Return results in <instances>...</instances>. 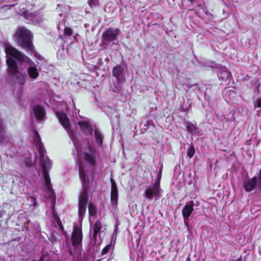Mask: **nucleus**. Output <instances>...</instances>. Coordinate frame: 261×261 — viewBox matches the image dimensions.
<instances>
[{
    "mask_svg": "<svg viewBox=\"0 0 261 261\" xmlns=\"http://www.w3.org/2000/svg\"><path fill=\"white\" fill-rule=\"evenodd\" d=\"M82 132L86 135H91L93 128V125L88 120L80 121L79 123Z\"/></svg>",
    "mask_w": 261,
    "mask_h": 261,
    "instance_id": "nucleus-14",
    "label": "nucleus"
},
{
    "mask_svg": "<svg viewBox=\"0 0 261 261\" xmlns=\"http://www.w3.org/2000/svg\"><path fill=\"white\" fill-rule=\"evenodd\" d=\"M96 261H100V259H98Z\"/></svg>",
    "mask_w": 261,
    "mask_h": 261,
    "instance_id": "nucleus-33",
    "label": "nucleus"
},
{
    "mask_svg": "<svg viewBox=\"0 0 261 261\" xmlns=\"http://www.w3.org/2000/svg\"><path fill=\"white\" fill-rule=\"evenodd\" d=\"M259 84H258V85H257L256 87V90L258 91V89H259Z\"/></svg>",
    "mask_w": 261,
    "mask_h": 261,
    "instance_id": "nucleus-30",
    "label": "nucleus"
},
{
    "mask_svg": "<svg viewBox=\"0 0 261 261\" xmlns=\"http://www.w3.org/2000/svg\"><path fill=\"white\" fill-rule=\"evenodd\" d=\"M102 228L101 224L100 221H96L93 226L94 237L96 238L98 233H99Z\"/></svg>",
    "mask_w": 261,
    "mask_h": 261,
    "instance_id": "nucleus-21",
    "label": "nucleus"
},
{
    "mask_svg": "<svg viewBox=\"0 0 261 261\" xmlns=\"http://www.w3.org/2000/svg\"><path fill=\"white\" fill-rule=\"evenodd\" d=\"M88 210L89 215L92 216H95L97 214L96 208L94 204L90 203L88 205Z\"/></svg>",
    "mask_w": 261,
    "mask_h": 261,
    "instance_id": "nucleus-22",
    "label": "nucleus"
},
{
    "mask_svg": "<svg viewBox=\"0 0 261 261\" xmlns=\"http://www.w3.org/2000/svg\"><path fill=\"white\" fill-rule=\"evenodd\" d=\"M260 99H261V98H260Z\"/></svg>",
    "mask_w": 261,
    "mask_h": 261,
    "instance_id": "nucleus-35",
    "label": "nucleus"
},
{
    "mask_svg": "<svg viewBox=\"0 0 261 261\" xmlns=\"http://www.w3.org/2000/svg\"><path fill=\"white\" fill-rule=\"evenodd\" d=\"M113 75L119 83H122L125 80L124 69L120 65H117L113 67Z\"/></svg>",
    "mask_w": 261,
    "mask_h": 261,
    "instance_id": "nucleus-12",
    "label": "nucleus"
},
{
    "mask_svg": "<svg viewBox=\"0 0 261 261\" xmlns=\"http://www.w3.org/2000/svg\"><path fill=\"white\" fill-rule=\"evenodd\" d=\"M260 129H261V125L260 126Z\"/></svg>",
    "mask_w": 261,
    "mask_h": 261,
    "instance_id": "nucleus-34",
    "label": "nucleus"
},
{
    "mask_svg": "<svg viewBox=\"0 0 261 261\" xmlns=\"http://www.w3.org/2000/svg\"><path fill=\"white\" fill-rule=\"evenodd\" d=\"M186 261H191L190 258L189 257H188L186 260Z\"/></svg>",
    "mask_w": 261,
    "mask_h": 261,
    "instance_id": "nucleus-31",
    "label": "nucleus"
},
{
    "mask_svg": "<svg viewBox=\"0 0 261 261\" xmlns=\"http://www.w3.org/2000/svg\"><path fill=\"white\" fill-rule=\"evenodd\" d=\"M255 107L261 108V99H258L254 103Z\"/></svg>",
    "mask_w": 261,
    "mask_h": 261,
    "instance_id": "nucleus-28",
    "label": "nucleus"
},
{
    "mask_svg": "<svg viewBox=\"0 0 261 261\" xmlns=\"http://www.w3.org/2000/svg\"><path fill=\"white\" fill-rule=\"evenodd\" d=\"M162 193L160 186L152 183L145 189L144 195L148 200H156L159 199Z\"/></svg>",
    "mask_w": 261,
    "mask_h": 261,
    "instance_id": "nucleus-5",
    "label": "nucleus"
},
{
    "mask_svg": "<svg viewBox=\"0 0 261 261\" xmlns=\"http://www.w3.org/2000/svg\"><path fill=\"white\" fill-rule=\"evenodd\" d=\"M112 247V246L111 244H109L107 246H106L102 250L101 254L102 255L106 254L108 253L109 251L110 250L111 248Z\"/></svg>",
    "mask_w": 261,
    "mask_h": 261,
    "instance_id": "nucleus-27",
    "label": "nucleus"
},
{
    "mask_svg": "<svg viewBox=\"0 0 261 261\" xmlns=\"http://www.w3.org/2000/svg\"><path fill=\"white\" fill-rule=\"evenodd\" d=\"M56 115L59 121L69 134L70 130V124L66 114L62 112H57Z\"/></svg>",
    "mask_w": 261,
    "mask_h": 261,
    "instance_id": "nucleus-9",
    "label": "nucleus"
},
{
    "mask_svg": "<svg viewBox=\"0 0 261 261\" xmlns=\"http://www.w3.org/2000/svg\"><path fill=\"white\" fill-rule=\"evenodd\" d=\"M217 74L220 80L226 81L231 75L230 73L225 68L220 69L218 70Z\"/></svg>",
    "mask_w": 261,
    "mask_h": 261,
    "instance_id": "nucleus-18",
    "label": "nucleus"
},
{
    "mask_svg": "<svg viewBox=\"0 0 261 261\" xmlns=\"http://www.w3.org/2000/svg\"><path fill=\"white\" fill-rule=\"evenodd\" d=\"M63 28L64 31V34L66 35H67L68 36H70L72 34V30L70 28H67L65 27V24L64 22H60L59 24L58 25V29L59 30H62V29L61 28Z\"/></svg>",
    "mask_w": 261,
    "mask_h": 261,
    "instance_id": "nucleus-20",
    "label": "nucleus"
},
{
    "mask_svg": "<svg viewBox=\"0 0 261 261\" xmlns=\"http://www.w3.org/2000/svg\"><path fill=\"white\" fill-rule=\"evenodd\" d=\"M186 128L187 131L193 135H196L199 134V132L198 128L192 122H188L187 124Z\"/></svg>",
    "mask_w": 261,
    "mask_h": 261,
    "instance_id": "nucleus-19",
    "label": "nucleus"
},
{
    "mask_svg": "<svg viewBox=\"0 0 261 261\" xmlns=\"http://www.w3.org/2000/svg\"><path fill=\"white\" fill-rule=\"evenodd\" d=\"M5 213L6 212L5 211H0V218H2Z\"/></svg>",
    "mask_w": 261,
    "mask_h": 261,
    "instance_id": "nucleus-29",
    "label": "nucleus"
},
{
    "mask_svg": "<svg viewBox=\"0 0 261 261\" xmlns=\"http://www.w3.org/2000/svg\"><path fill=\"white\" fill-rule=\"evenodd\" d=\"M24 18L28 21V23L33 24L38 23L43 19V16L40 13L36 12L25 14Z\"/></svg>",
    "mask_w": 261,
    "mask_h": 261,
    "instance_id": "nucleus-11",
    "label": "nucleus"
},
{
    "mask_svg": "<svg viewBox=\"0 0 261 261\" xmlns=\"http://www.w3.org/2000/svg\"><path fill=\"white\" fill-rule=\"evenodd\" d=\"M15 36L16 41L22 48L27 51L33 50L32 35L29 30L24 28H21L17 30Z\"/></svg>",
    "mask_w": 261,
    "mask_h": 261,
    "instance_id": "nucleus-4",
    "label": "nucleus"
},
{
    "mask_svg": "<svg viewBox=\"0 0 261 261\" xmlns=\"http://www.w3.org/2000/svg\"><path fill=\"white\" fill-rule=\"evenodd\" d=\"M74 148L76 151H73L76 163L79 166V175L82 185V191L80 192L79 197V216L82 220L86 212L87 205L88 202V192L89 189V177L86 173V169L83 166H80L79 162V156L77 151H83L82 146H79L78 143L73 140Z\"/></svg>",
    "mask_w": 261,
    "mask_h": 261,
    "instance_id": "nucleus-3",
    "label": "nucleus"
},
{
    "mask_svg": "<svg viewBox=\"0 0 261 261\" xmlns=\"http://www.w3.org/2000/svg\"><path fill=\"white\" fill-rule=\"evenodd\" d=\"M33 143L38 151L37 155V160L39 162L42 168V177L44 180L45 190L47 196L50 201V206L46 211V215L52 221L60 223L58 216L55 213L54 205L55 202V195L53 191L48 171L50 169L51 162L48 157L46 155V151L41 141L38 133L33 131Z\"/></svg>",
    "mask_w": 261,
    "mask_h": 261,
    "instance_id": "nucleus-2",
    "label": "nucleus"
},
{
    "mask_svg": "<svg viewBox=\"0 0 261 261\" xmlns=\"http://www.w3.org/2000/svg\"><path fill=\"white\" fill-rule=\"evenodd\" d=\"M71 239L72 245L74 246H77L81 243L82 241V232L80 228L77 227L74 228Z\"/></svg>",
    "mask_w": 261,
    "mask_h": 261,
    "instance_id": "nucleus-13",
    "label": "nucleus"
},
{
    "mask_svg": "<svg viewBox=\"0 0 261 261\" xmlns=\"http://www.w3.org/2000/svg\"><path fill=\"white\" fill-rule=\"evenodd\" d=\"M28 200H30V201H31V203H30L31 206H33L34 207H35L38 205L35 197H32V196L30 197L29 198Z\"/></svg>",
    "mask_w": 261,
    "mask_h": 261,
    "instance_id": "nucleus-25",
    "label": "nucleus"
},
{
    "mask_svg": "<svg viewBox=\"0 0 261 261\" xmlns=\"http://www.w3.org/2000/svg\"><path fill=\"white\" fill-rule=\"evenodd\" d=\"M6 62L8 67L7 80L13 84L22 85L25 82V74L19 70L28 67V74L32 79H36L39 72L31 60L9 44L5 45ZM34 65V63H33Z\"/></svg>",
    "mask_w": 261,
    "mask_h": 261,
    "instance_id": "nucleus-1",
    "label": "nucleus"
},
{
    "mask_svg": "<svg viewBox=\"0 0 261 261\" xmlns=\"http://www.w3.org/2000/svg\"><path fill=\"white\" fill-rule=\"evenodd\" d=\"M88 151L89 153L84 152L83 153V157L84 160L89 164L93 170L96 165L95 154L96 149L94 146L88 143Z\"/></svg>",
    "mask_w": 261,
    "mask_h": 261,
    "instance_id": "nucleus-7",
    "label": "nucleus"
},
{
    "mask_svg": "<svg viewBox=\"0 0 261 261\" xmlns=\"http://www.w3.org/2000/svg\"><path fill=\"white\" fill-rule=\"evenodd\" d=\"M195 150L193 145H191L187 150L188 155L189 158H192L194 155Z\"/></svg>",
    "mask_w": 261,
    "mask_h": 261,
    "instance_id": "nucleus-24",
    "label": "nucleus"
},
{
    "mask_svg": "<svg viewBox=\"0 0 261 261\" xmlns=\"http://www.w3.org/2000/svg\"><path fill=\"white\" fill-rule=\"evenodd\" d=\"M88 3L92 9L96 8L99 5L98 0H89Z\"/></svg>",
    "mask_w": 261,
    "mask_h": 261,
    "instance_id": "nucleus-23",
    "label": "nucleus"
},
{
    "mask_svg": "<svg viewBox=\"0 0 261 261\" xmlns=\"http://www.w3.org/2000/svg\"><path fill=\"white\" fill-rule=\"evenodd\" d=\"M9 139L5 135V127L3 121L0 119V144L6 145L9 142Z\"/></svg>",
    "mask_w": 261,
    "mask_h": 261,
    "instance_id": "nucleus-16",
    "label": "nucleus"
},
{
    "mask_svg": "<svg viewBox=\"0 0 261 261\" xmlns=\"http://www.w3.org/2000/svg\"><path fill=\"white\" fill-rule=\"evenodd\" d=\"M34 114L38 120H42L45 117V112L44 109L39 106H35L33 108Z\"/></svg>",
    "mask_w": 261,
    "mask_h": 261,
    "instance_id": "nucleus-17",
    "label": "nucleus"
},
{
    "mask_svg": "<svg viewBox=\"0 0 261 261\" xmlns=\"http://www.w3.org/2000/svg\"><path fill=\"white\" fill-rule=\"evenodd\" d=\"M94 137L97 147L99 148L102 147L104 135L99 129H94Z\"/></svg>",
    "mask_w": 261,
    "mask_h": 261,
    "instance_id": "nucleus-15",
    "label": "nucleus"
},
{
    "mask_svg": "<svg viewBox=\"0 0 261 261\" xmlns=\"http://www.w3.org/2000/svg\"><path fill=\"white\" fill-rule=\"evenodd\" d=\"M111 181V202L112 206L116 208L118 203V192L116 182L112 178Z\"/></svg>",
    "mask_w": 261,
    "mask_h": 261,
    "instance_id": "nucleus-10",
    "label": "nucleus"
},
{
    "mask_svg": "<svg viewBox=\"0 0 261 261\" xmlns=\"http://www.w3.org/2000/svg\"><path fill=\"white\" fill-rule=\"evenodd\" d=\"M189 10L190 11H193V10H194V9H189Z\"/></svg>",
    "mask_w": 261,
    "mask_h": 261,
    "instance_id": "nucleus-32",
    "label": "nucleus"
},
{
    "mask_svg": "<svg viewBox=\"0 0 261 261\" xmlns=\"http://www.w3.org/2000/svg\"><path fill=\"white\" fill-rule=\"evenodd\" d=\"M120 31L118 28H109L102 34V43L103 45H108L112 42L116 41Z\"/></svg>",
    "mask_w": 261,
    "mask_h": 261,
    "instance_id": "nucleus-6",
    "label": "nucleus"
},
{
    "mask_svg": "<svg viewBox=\"0 0 261 261\" xmlns=\"http://www.w3.org/2000/svg\"><path fill=\"white\" fill-rule=\"evenodd\" d=\"M194 202L190 201L187 202L182 210V215L185 224H188L189 217L194 210Z\"/></svg>",
    "mask_w": 261,
    "mask_h": 261,
    "instance_id": "nucleus-8",
    "label": "nucleus"
},
{
    "mask_svg": "<svg viewBox=\"0 0 261 261\" xmlns=\"http://www.w3.org/2000/svg\"><path fill=\"white\" fill-rule=\"evenodd\" d=\"M161 178H162V169H161L160 170V171L159 172L157 179L155 180V181H154V182L153 184H154L158 186H160V182H161Z\"/></svg>",
    "mask_w": 261,
    "mask_h": 261,
    "instance_id": "nucleus-26",
    "label": "nucleus"
}]
</instances>
